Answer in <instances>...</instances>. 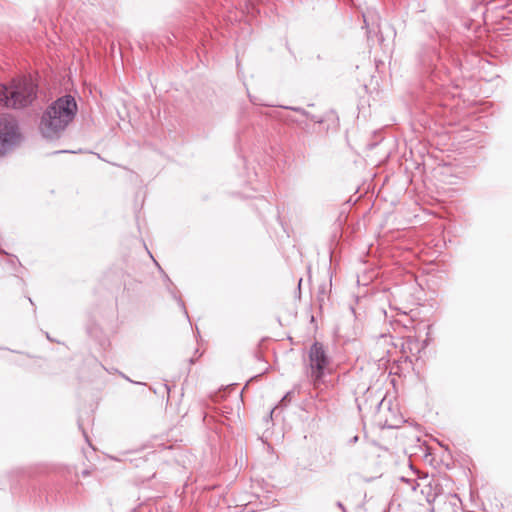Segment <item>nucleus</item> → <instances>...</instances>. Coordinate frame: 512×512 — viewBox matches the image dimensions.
<instances>
[{
    "label": "nucleus",
    "instance_id": "nucleus-8",
    "mask_svg": "<svg viewBox=\"0 0 512 512\" xmlns=\"http://www.w3.org/2000/svg\"><path fill=\"white\" fill-rule=\"evenodd\" d=\"M250 504H251V502L246 503V504H243V505L245 506V510H246L247 512H250V511H251V510L249 509V505H250Z\"/></svg>",
    "mask_w": 512,
    "mask_h": 512
},
{
    "label": "nucleus",
    "instance_id": "nucleus-4",
    "mask_svg": "<svg viewBox=\"0 0 512 512\" xmlns=\"http://www.w3.org/2000/svg\"><path fill=\"white\" fill-rule=\"evenodd\" d=\"M22 136L19 125L14 116L0 115V154L4 155L19 145Z\"/></svg>",
    "mask_w": 512,
    "mask_h": 512
},
{
    "label": "nucleus",
    "instance_id": "nucleus-5",
    "mask_svg": "<svg viewBox=\"0 0 512 512\" xmlns=\"http://www.w3.org/2000/svg\"><path fill=\"white\" fill-rule=\"evenodd\" d=\"M364 26L367 29V35L376 33L379 30V16L376 12L368 10L363 14Z\"/></svg>",
    "mask_w": 512,
    "mask_h": 512
},
{
    "label": "nucleus",
    "instance_id": "nucleus-3",
    "mask_svg": "<svg viewBox=\"0 0 512 512\" xmlns=\"http://www.w3.org/2000/svg\"><path fill=\"white\" fill-rule=\"evenodd\" d=\"M307 376L317 387L323 383L325 375L331 373V358L324 345L314 342L308 351Z\"/></svg>",
    "mask_w": 512,
    "mask_h": 512
},
{
    "label": "nucleus",
    "instance_id": "nucleus-9",
    "mask_svg": "<svg viewBox=\"0 0 512 512\" xmlns=\"http://www.w3.org/2000/svg\"><path fill=\"white\" fill-rule=\"evenodd\" d=\"M179 303L181 304V306L184 308V302H182L181 300H179Z\"/></svg>",
    "mask_w": 512,
    "mask_h": 512
},
{
    "label": "nucleus",
    "instance_id": "nucleus-7",
    "mask_svg": "<svg viewBox=\"0 0 512 512\" xmlns=\"http://www.w3.org/2000/svg\"><path fill=\"white\" fill-rule=\"evenodd\" d=\"M337 506L342 510V512H346V509L341 502H338Z\"/></svg>",
    "mask_w": 512,
    "mask_h": 512
},
{
    "label": "nucleus",
    "instance_id": "nucleus-1",
    "mask_svg": "<svg viewBox=\"0 0 512 512\" xmlns=\"http://www.w3.org/2000/svg\"><path fill=\"white\" fill-rule=\"evenodd\" d=\"M77 104L71 95H65L48 106L40 121V131L45 138H57L74 119Z\"/></svg>",
    "mask_w": 512,
    "mask_h": 512
},
{
    "label": "nucleus",
    "instance_id": "nucleus-6",
    "mask_svg": "<svg viewBox=\"0 0 512 512\" xmlns=\"http://www.w3.org/2000/svg\"><path fill=\"white\" fill-rule=\"evenodd\" d=\"M402 423V418L386 419L384 425L388 428H398Z\"/></svg>",
    "mask_w": 512,
    "mask_h": 512
},
{
    "label": "nucleus",
    "instance_id": "nucleus-2",
    "mask_svg": "<svg viewBox=\"0 0 512 512\" xmlns=\"http://www.w3.org/2000/svg\"><path fill=\"white\" fill-rule=\"evenodd\" d=\"M37 96V85L27 77L13 79L9 84H0V105L21 109L29 106Z\"/></svg>",
    "mask_w": 512,
    "mask_h": 512
}]
</instances>
